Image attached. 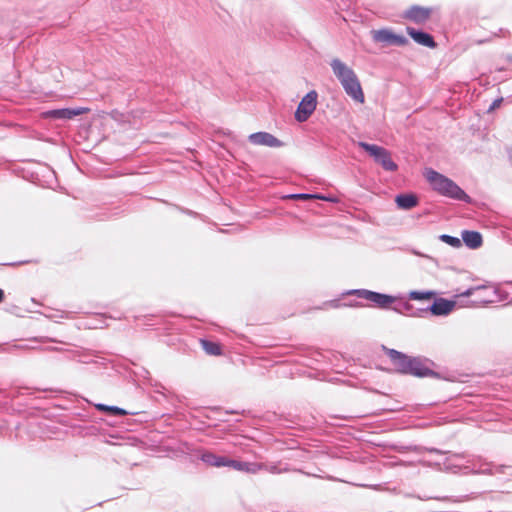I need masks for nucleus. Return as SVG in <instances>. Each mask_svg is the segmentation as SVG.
<instances>
[{
  "mask_svg": "<svg viewBox=\"0 0 512 512\" xmlns=\"http://www.w3.org/2000/svg\"><path fill=\"white\" fill-rule=\"evenodd\" d=\"M330 67L345 93L354 101L363 103L365 100L364 93L354 70L338 58L331 60Z\"/></svg>",
  "mask_w": 512,
  "mask_h": 512,
  "instance_id": "1",
  "label": "nucleus"
},
{
  "mask_svg": "<svg viewBox=\"0 0 512 512\" xmlns=\"http://www.w3.org/2000/svg\"><path fill=\"white\" fill-rule=\"evenodd\" d=\"M425 177L430 183L432 189L438 194L454 200L463 201L465 203L471 202V197L462 188H460L453 180L434 169H427Z\"/></svg>",
  "mask_w": 512,
  "mask_h": 512,
  "instance_id": "2",
  "label": "nucleus"
},
{
  "mask_svg": "<svg viewBox=\"0 0 512 512\" xmlns=\"http://www.w3.org/2000/svg\"><path fill=\"white\" fill-rule=\"evenodd\" d=\"M358 146L365 150L385 171L395 172L398 170V165L393 161L390 151L386 148L363 141H360Z\"/></svg>",
  "mask_w": 512,
  "mask_h": 512,
  "instance_id": "3",
  "label": "nucleus"
},
{
  "mask_svg": "<svg viewBox=\"0 0 512 512\" xmlns=\"http://www.w3.org/2000/svg\"><path fill=\"white\" fill-rule=\"evenodd\" d=\"M343 295H354L358 298L365 299L374 303V305L380 309L390 308L391 304H393L397 299L395 296L367 289H352L346 291Z\"/></svg>",
  "mask_w": 512,
  "mask_h": 512,
  "instance_id": "4",
  "label": "nucleus"
},
{
  "mask_svg": "<svg viewBox=\"0 0 512 512\" xmlns=\"http://www.w3.org/2000/svg\"><path fill=\"white\" fill-rule=\"evenodd\" d=\"M470 463L469 465H465L463 467V473L464 474H489V475H496V474H504L506 470H511L510 467L507 466H495L492 465L489 462H486L482 460L481 458L474 459L472 461H468ZM455 467H458L462 469L460 465H454Z\"/></svg>",
  "mask_w": 512,
  "mask_h": 512,
  "instance_id": "5",
  "label": "nucleus"
},
{
  "mask_svg": "<svg viewBox=\"0 0 512 512\" xmlns=\"http://www.w3.org/2000/svg\"><path fill=\"white\" fill-rule=\"evenodd\" d=\"M371 35L375 43H381L384 46L403 47L409 43V40L405 36L396 34L388 28L372 30Z\"/></svg>",
  "mask_w": 512,
  "mask_h": 512,
  "instance_id": "6",
  "label": "nucleus"
},
{
  "mask_svg": "<svg viewBox=\"0 0 512 512\" xmlns=\"http://www.w3.org/2000/svg\"><path fill=\"white\" fill-rule=\"evenodd\" d=\"M455 307V302L445 298H436L430 306L425 308H418L417 312L412 313L414 317H424L426 314L431 313L434 316H446Z\"/></svg>",
  "mask_w": 512,
  "mask_h": 512,
  "instance_id": "7",
  "label": "nucleus"
},
{
  "mask_svg": "<svg viewBox=\"0 0 512 512\" xmlns=\"http://www.w3.org/2000/svg\"><path fill=\"white\" fill-rule=\"evenodd\" d=\"M318 94L315 90L308 92L300 101L295 111V119L298 122H305L313 114L317 107Z\"/></svg>",
  "mask_w": 512,
  "mask_h": 512,
  "instance_id": "8",
  "label": "nucleus"
},
{
  "mask_svg": "<svg viewBox=\"0 0 512 512\" xmlns=\"http://www.w3.org/2000/svg\"><path fill=\"white\" fill-rule=\"evenodd\" d=\"M428 360L419 357H412L407 374L417 377H438V373L433 371Z\"/></svg>",
  "mask_w": 512,
  "mask_h": 512,
  "instance_id": "9",
  "label": "nucleus"
},
{
  "mask_svg": "<svg viewBox=\"0 0 512 512\" xmlns=\"http://www.w3.org/2000/svg\"><path fill=\"white\" fill-rule=\"evenodd\" d=\"M248 141L257 146H267L278 148L283 146V142L268 132H256L248 136Z\"/></svg>",
  "mask_w": 512,
  "mask_h": 512,
  "instance_id": "10",
  "label": "nucleus"
},
{
  "mask_svg": "<svg viewBox=\"0 0 512 512\" xmlns=\"http://www.w3.org/2000/svg\"><path fill=\"white\" fill-rule=\"evenodd\" d=\"M387 355L398 372L407 374L412 357L395 349H387Z\"/></svg>",
  "mask_w": 512,
  "mask_h": 512,
  "instance_id": "11",
  "label": "nucleus"
},
{
  "mask_svg": "<svg viewBox=\"0 0 512 512\" xmlns=\"http://www.w3.org/2000/svg\"><path fill=\"white\" fill-rule=\"evenodd\" d=\"M431 13L432 10L430 8L413 5L405 12L404 17L414 23L422 24L429 19Z\"/></svg>",
  "mask_w": 512,
  "mask_h": 512,
  "instance_id": "12",
  "label": "nucleus"
},
{
  "mask_svg": "<svg viewBox=\"0 0 512 512\" xmlns=\"http://www.w3.org/2000/svg\"><path fill=\"white\" fill-rule=\"evenodd\" d=\"M407 34L418 44L429 47V48H435L437 46V43L435 42L433 36L423 30H417L413 27H407L406 28Z\"/></svg>",
  "mask_w": 512,
  "mask_h": 512,
  "instance_id": "13",
  "label": "nucleus"
},
{
  "mask_svg": "<svg viewBox=\"0 0 512 512\" xmlns=\"http://www.w3.org/2000/svg\"><path fill=\"white\" fill-rule=\"evenodd\" d=\"M226 467H230L236 471L256 474L258 471L263 469V464L256 462L238 461L228 458Z\"/></svg>",
  "mask_w": 512,
  "mask_h": 512,
  "instance_id": "14",
  "label": "nucleus"
},
{
  "mask_svg": "<svg viewBox=\"0 0 512 512\" xmlns=\"http://www.w3.org/2000/svg\"><path fill=\"white\" fill-rule=\"evenodd\" d=\"M83 112L84 110L81 108H61L47 111L46 116L53 119L68 120L74 118L75 116L81 115Z\"/></svg>",
  "mask_w": 512,
  "mask_h": 512,
  "instance_id": "15",
  "label": "nucleus"
},
{
  "mask_svg": "<svg viewBox=\"0 0 512 512\" xmlns=\"http://www.w3.org/2000/svg\"><path fill=\"white\" fill-rule=\"evenodd\" d=\"M462 243H464L470 249H477L481 247L483 239L482 235L478 231L474 230H463L462 231Z\"/></svg>",
  "mask_w": 512,
  "mask_h": 512,
  "instance_id": "16",
  "label": "nucleus"
},
{
  "mask_svg": "<svg viewBox=\"0 0 512 512\" xmlns=\"http://www.w3.org/2000/svg\"><path fill=\"white\" fill-rule=\"evenodd\" d=\"M199 458L207 465L212 467H226L227 457L216 455L210 451H200Z\"/></svg>",
  "mask_w": 512,
  "mask_h": 512,
  "instance_id": "17",
  "label": "nucleus"
},
{
  "mask_svg": "<svg viewBox=\"0 0 512 512\" xmlns=\"http://www.w3.org/2000/svg\"><path fill=\"white\" fill-rule=\"evenodd\" d=\"M418 197L414 194H399L395 202L400 209L409 210L418 204Z\"/></svg>",
  "mask_w": 512,
  "mask_h": 512,
  "instance_id": "18",
  "label": "nucleus"
},
{
  "mask_svg": "<svg viewBox=\"0 0 512 512\" xmlns=\"http://www.w3.org/2000/svg\"><path fill=\"white\" fill-rule=\"evenodd\" d=\"M94 406L98 411L104 412L105 414L113 417L125 416L129 414L126 410L118 406H111L102 403H97Z\"/></svg>",
  "mask_w": 512,
  "mask_h": 512,
  "instance_id": "19",
  "label": "nucleus"
},
{
  "mask_svg": "<svg viewBox=\"0 0 512 512\" xmlns=\"http://www.w3.org/2000/svg\"><path fill=\"white\" fill-rule=\"evenodd\" d=\"M202 348L209 355L218 356L221 354V347L219 344L209 341V340H201Z\"/></svg>",
  "mask_w": 512,
  "mask_h": 512,
  "instance_id": "20",
  "label": "nucleus"
},
{
  "mask_svg": "<svg viewBox=\"0 0 512 512\" xmlns=\"http://www.w3.org/2000/svg\"><path fill=\"white\" fill-rule=\"evenodd\" d=\"M411 300H430L435 297V292L433 291H411L408 295Z\"/></svg>",
  "mask_w": 512,
  "mask_h": 512,
  "instance_id": "21",
  "label": "nucleus"
},
{
  "mask_svg": "<svg viewBox=\"0 0 512 512\" xmlns=\"http://www.w3.org/2000/svg\"><path fill=\"white\" fill-rule=\"evenodd\" d=\"M440 241L446 243L447 245L453 247V248H460L462 247V241L460 238L451 236L448 234H442L439 236Z\"/></svg>",
  "mask_w": 512,
  "mask_h": 512,
  "instance_id": "22",
  "label": "nucleus"
},
{
  "mask_svg": "<svg viewBox=\"0 0 512 512\" xmlns=\"http://www.w3.org/2000/svg\"><path fill=\"white\" fill-rule=\"evenodd\" d=\"M285 199H293V200H310L314 198H320L319 194H310V193H295L289 194L284 197Z\"/></svg>",
  "mask_w": 512,
  "mask_h": 512,
  "instance_id": "23",
  "label": "nucleus"
},
{
  "mask_svg": "<svg viewBox=\"0 0 512 512\" xmlns=\"http://www.w3.org/2000/svg\"><path fill=\"white\" fill-rule=\"evenodd\" d=\"M393 310L398 313H405L409 316H413L412 313L417 312V309H414L409 302H404L401 307H393Z\"/></svg>",
  "mask_w": 512,
  "mask_h": 512,
  "instance_id": "24",
  "label": "nucleus"
},
{
  "mask_svg": "<svg viewBox=\"0 0 512 512\" xmlns=\"http://www.w3.org/2000/svg\"><path fill=\"white\" fill-rule=\"evenodd\" d=\"M487 289H488V287L485 285H478V286L470 287V288L466 289L465 291L460 292L458 295L462 296V297H469V296L474 295L475 292H477V291H482V290H487Z\"/></svg>",
  "mask_w": 512,
  "mask_h": 512,
  "instance_id": "25",
  "label": "nucleus"
},
{
  "mask_svg": "<svg viewBox=\"0 0 512 512\" xmlns=\"http://www.w3.org/2000/svg\"><path fill=\"white\" fill-rule=\"evenodd\" d=\"M263 468H265L268 472H270L272 474H280V473L288 471V469L286 467H281L280 465H275V464L269 465V466H265L263 464Z\"/></svg>",
  "mask_w": 512,
  "mask_h": 512,
  "instance_id": "26",
  "label": "nucleus"
},
{
  "mask_svg": "<svg viewBox=\"0 0 512 512\" xmlns=\"http://www.w3.org/2000/svg\"><path fill=\"white\" fill-rule=\"evenodd\" d=\"M417 498L420 500H430V499L446 500L447 499V497H437V496H417Z\"/></svg>",
  "mask_w": 512,
  "mask_h": 512,
  "instance_id": "27",
  "label": "nucleus"
},
{
  "mask_svg": "<svg viewBox=\"0 0 512 512\" xmlns=\"http://www.w3.org/2000/svg\"><path fill=\"white\" fill-rule=\"evenodd\" d=\"M319 195H320V198H318L319 200H324V201H328V202H337L336 198H334V197L325 196L322 194H319Z\"/></svg>",
  "mask_w": 512,
  "mask_h": 512,
  "instance_id": "28",
  "label": "nucleus"
},
{
  "mask_svg": "<svg viewBox=\"0 0 512 512\" xmlns=\"http://www.w3.org/2000/svg\"><path fill=\"white\" fill-rule=\"evenodd\" d=\"M501 102H502V98L494 100L493 103L491 104V106L489 107V111H492L495 108H497Z\"/></svg>",
  "mask_w": 512,
  "mask_h": 512,
  "instance_id": "29",
  "label": "nucleus"
},
{
  "mask_svg": "<svg viewBox=\"0 0 512 512\" xmlns=\"http://www.w3.org/2000/svg\"><path fill=\"white\" fill-rule=\"evenodd\" d=\"M359 486L360 487H367V488H370V489H373V490H381V485L380 484H375V485L360 484Z\"/></svg>",
  "mask_w": 512,
  "mask_h": 512,
  "instance_id": "30",
  "label": "nucleus"
},
{
  "mask_svg": "<svg viewBox=\"0 0 512 512\" xmlns=\"http://www.w3.org/2000/svg\"><path fill=\"white\" fill-rule=\"evenodd\" d=\"M181 211L187 215L194 216V217L198 215L196 212L189 210V209L182 208Z\"/></svg>",
  "mask_w": 512,
  "mask_h": 512,
  "instance_id": "31",
  "label": "nucleus"
},
{
  "mask_svg": "<svg viewBox=\"0 0 512 512\" xmlns=\"http://www.w3.org/2000/svg\"><path fill=\"white\" fill-rule=\"evenodd\" d=\"M329 305L332 308H339L342 304L339 302V300H333L329 303Z\"/></svg>",
  "mask_w": 512,
  "mask_h": 512,
  "instance_id": "32",
  "label": "nucleus"
},
{
  "mask_svg": "<svg viewBox=\"0 0 512 512\" xmlns=\"http://www.w3.org/2000/svg\"><path fill=\"white\" fill-rule=\"evenodd\" d=\"M429 452H431V453L443 454V452H442V451H440V450H438V449H436V448H431V449H429Z\"/></svg>",
  "mask_w": 512,
  "mask_h": 512,
  "instance_id": "33",
  "label": "nucleus"
},
{
  "mask_svg": "<svg viewBox=\"0 0 512 512\" xmlns=\"http://www.w3.org/2000/svg\"><path fill=\"white\" fill-rule=\"evenodd\" d=\"M479 302L490 303V302H493V300L492 299L480 298Z\"/></svg>",
  "mask_w": 512,
  "mask_h": 512,
  "instance_id": "34",
  "label": "nucleus"
},
{
  "mask_svg": "<svg viewBox=\"0 0 512 512\" xmlns=\"http://www.w3.org/2000/svg\"><path fill=\"white\" fill-rule=\"evenodd\" d=\"M4 299V291L0 288V303L3 301Z\"/></svg>",
  "mask_w": 512,
  "mask_h": 512,
  "instance_id": "35",
  "label": "nucleus"
},
{
  "mask_svg": "<svg viewBox=\"0 0 512 512\" xmlns=\"http://www.w3.org/2000/svg\"><path fill=\"white\" fill-rule=\"evenodd\" d=\"M61 318H64V317H68V314H65L64 312L61 313L60 315Z\"/></svg>",
  "mask_w": 512,
  "mask_h": 512,
  "instance_id": "36",
  "label": "nucleus"
},
{
  "mask_svg": "<svg viewBox=\"0 0 512 512\" xmlns=\"http://www.w3.org/2000/svg\"><path fill=\"white\" fill-rule=\"evenodd\" d=\"M509 161H510V163L512 165V152L509 154Z\"/></svg>",
  "mask_w": 512,
  "mask_h": 512,
  "instance_id": "37",
  "label": "nucleus"
},
{
  "mask_svg": "<svg viewBox=\"0 0 512 512\" xmlns=\"http://www.w3.org/2000/svg\"><path fill=\"white\" fill-rule=\"evenodd\" d=\"M508 60H509V61H512V56H509V57H508Z\"/></svg>",
  "mask_w": 512,
  "mask_h": 512,
  "instance_id": "38",
  "label": "nucleus"
}]
</instances>
